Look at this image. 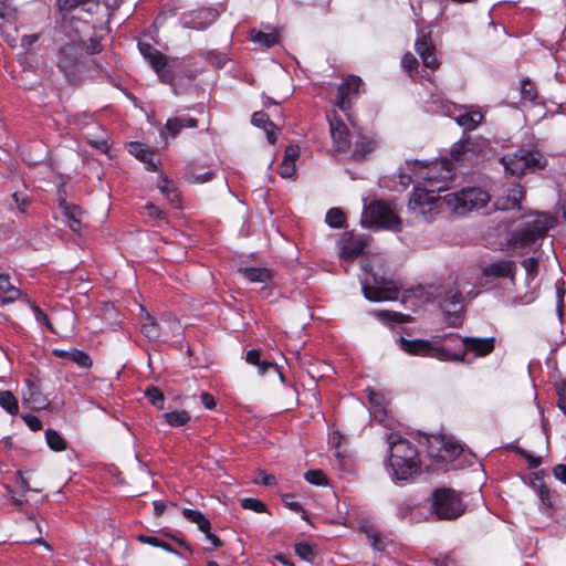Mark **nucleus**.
<instances>
[{
  "label": "nucleus",
  "mask_w": 566,
  "mask_h": 566,
  "mask_svg": "<svg viewBox=\"0 0 566 566\" xmlns=\"http://www.w3.org/2000/svg\"><path fill=\"white\" fill-rule=\"evenodd\" d=\"M389 464L396 481H408L421 472V461L417 447L398 433H388Z\"/></svg>",
  "instance_id": "1"
},
{
  "label": "nucleus",
  "mask_w": 566,
  "mask_h": 566,
  "mask_svg": "<svg viewBox=\"0 0 566 566\" xmlns=\"http://www.w3.org/2000/svg\"><path fill=\"white\" fill-rule=\"evenodd\" d=\"M554 226L555 219L548 213L530 214L512 231L509 243L521 252L537 250Z\"/></svg>",
  "instance_id": "2"
},
{
  "label": "nucleus",
  "mask_w": 566,
  "mask_h": 566,
  "mask_svg": "<svg viewBox=\"0 0 566 566\" xmlns=\"http://www.w3.org/2000/svg\"><path fill=\"white\" fill-rule=\"evenodd\" d=\"M84 13L62 14L61 29L69 41L85 45L87 55H95L103 51L102 36L95 33L93 23L83 18Z\"/></svg>",
  "instance_id": "3"
},
{
  "label": "nucleus",
  "mask_w": 566,
  "mask_h": 566,
  "mask_svg": "<svg viewBox=\"0 0 566 566\" xmlns=\"http://www.w3.org/2000/svg\"><path fill=\"white\" fill-rule=\"evenodd\" d=\"M467 510L461 493L452 488H438L430 497V514L437 521H454Z\"/></svg>",
  "instance_id": "4"
},
{
  "label": "nucleus",
  "mask_w": 566,
  "mask_h": 566,
  "mask_svg": "<svg viewBox=\"0 0 566 566\" xmlns=\"http://www.w3.org/2000/svg\"><path fill=\"white\" fill-rule=\"evenodd\" d=\"M501 164L506 172L521 177L542 170L547 165V159L537 149L521 148L513 154H506L501 158Z\"/></svg>",
  "instance_id": "5"
},
{
  "label": "nucleus",
  "mask_w": 566,
  "mask_h": 566,
  "mask_svg": "<svg viewBox=\"0 0 566 566\" xmlns=\"http://www.w3.org/2000/svg\"><path fill=\"white\" fill-rule=\"evenodd\" d=\"M138 50L144 59L147 60L161 83L168 85L175 84L176 69L180 64L178 57H169L147 42H138Z\"/></svg>",
  "instance_id": "6"
},
{
  "label": "nucleus",
  "mask_w": 566,
  "mask_h": 566,
  "mask_svg": "<svg viewBox=\"0 0 566 566\" xmlns=\"http://www.w3.org/2000/svg\"><path fill=\"white\" fill-rule=\"evenodd\" d=\"M489 201V193L476 187L463 188L460 191L443 196L444 205L459 216H464L472 210L481 209L485 207Z\"/></svg>",
  "instance_id": "7"
},
{
  "label": "nucleus",
  "mask_w": 566,
  "mask_h": 566,
  "mask_svg": "<svg viewBox=\"0 0 566 566\" xmlns=\"http://www.w3.org/2000/svg\"><path fill=\"white\" fill-rule=\"evenodd\" d=\"M361 223L369 229L401 230L400 218L391 210L390 206L382 200H375L368 206H365Z\"/></svg>",
  "instance_id": "8"
},
{
  "label": "nucleus",
  "mask_w": 566,
  "mask_h": 566,
  "mask_svg": "<svg viewBox=\"0 0 566 566\" xmlns=\"http://www.w3.org/2000/svg\"><path fill=\"white\" fill-rule=\"evenodd\" d=\"M400 348L412 356L436 358L440 361H464V353H452L446 347L433 346L427 339H398Z\"/></svg>",
  "instance_id": "9"
},
{
  "label": "nucleus",
  "mask_w": 566,
  "mask_h": 566,
  "mask_svg": "<svg viewBox=\"0 0 566 566\" xmlns=\"http://www.w3.org/2000/svg\"><path fill=\"white\" fill-rule=\"evenodd\" d=\"M85 53V45L67 42L57 52V67L72 83L81 69Z\"/></svg>",
  "instance_id": "10"
},
{
  "label": "nucleus",
  "mask_w": 566,
  "mask_h": 566,
  "mask_svg": "<svg viewBox=\"0 0 566 566\" xmlns=\"http://www.w3.org/2000/svg\"><path fill=\"white\" fill-rule=\"evenodd\" d=\"M443 197L436 195L432 190L416 187L408 202L409 209L422 216L427 221L432 219V213L442 205Z\"/></svg>",
  "instance_id": "11"
},
{
  "label": "nucleus",
  "mask_w": 566,
  "mask_h": 566,
  "mask_svg": "<svg viewBox=\"0 0 566 566\" xmlns=\"http://www.w3.org/2000/svg\"><path fill=\"white\" fill-rule=\"evenodd\" d=\"M327 122L335 150L337 153H347L352 146L348 126L335 111L327 115Z\"/></svg>",
  "instance_id": "12"
},
{
  "label": "nucleus",
  "mask_w": 566,
  "mask_h": 566,
  "mask_svg": "<svg viewBox=\"0 0 566 566\" xmlns=\"http://www.w3.org/2000/svg\"><path fill=\"white\" fill-rule=\"evenodd\" d=\"M367 247V239L354 231L343 233L339 241V256L344 261H354L359 258Z\"/></svg>",
  "instance_id": "13"
},
{
  "label": "nucleus",
  "mask_w": 566,
  "mask_h": 566,
  "mask_svg": "<svg viewBox=\"0 0 566 566\" xmlns=\"http://www.w3.org/2000/svg\"><path fill=\"white\" fill-rule=\"evenodd\" d=\"M218 15L219 13L216 9L201 8L185 12L180 18V22L184 28L201 31L211 25Z\"/></svg>",
  "instance_id": "14"
},
{
  "label": "nucleus",
  "mask_w": 566,
  "mask_h": 566,
  "mask_svg": "<svg viewBox=\"0 0 566 566\" xmlns=\"http://www.w3.org/2000/svg\"><path fill=\"white\" fill-rule=\"evenodd\" d=\"M415 50L418 55L421 57L422 64L434 71L439 67L440 63L437 59L436 54V45L431 38V32L421 31L416 39Z\"/></svg>",
  "instance_id": "15"
},
{
  "label": "nucleus",
  "mask_w": 566,
  "mask_h": 566,
  "mask_svg": "<svg viewBox=\"0 0 566 566\" xmlns=\"http://www.w3.org/2000/svg\"><path fill=\"white\" fill-rule=\"evenodd\" d=\"M451 337L460 339L463 348L458 353H464V358L467 357L468 352L474 353L476 357H485L493 353L495 349V338L494 337H472L467 336L461 338L459 335L451 334Z\"/></svg>",
  "instance_id": "16"
},
{
  "label": "nucleus",
  "mask_w": 566,
  "mask_h": 566,
  "mask_svg": "<svg viewBox=\"0 0 566 566\" xmlns=\"http://www.w3.org/2000/svg\"><path fill=\"white\" fill-rule=\"evenodd\" d=\"M363 81L357 75H348L337 88L336 106L346 112L350 108L349 96L359 92Z\"/></svg>",
  "instance_id": "17"
},
{
  "label": "nucleus",
  "mask_w": 566,
  "mask_h": 566,
  "mask_svg": "<svg viewBox=\"0 0 566 566\" xmlns=\"http://www.w3.org/2000/svg\"><path fill=\"white\" fill-rule=\"evenodd\" d=\"M198 119L188 115L168 118L160 129V137L167 140L175 139L184 128H197Z\"/></svg>",
  "instance_id": "18"
},
{
  "label": "nucleus",
  "mask_w": 566,
  "mask_h": 566,
  "mask_svg": "<svg viewBox=\"0 0 566 566\" xmlns=\"http://www.w3.org/2000/svg\"><path fill=\"white\" fill-rule=\"evenodd\" d=\"M524 188L521 184H512L495 201L499 210H514L521 208V200L524 198Z\"/></svg>",
  "instance_id": "19"
},
{
  "label": "nucleus",
  "mask_w": 566,
  "mask_h": 566,
  "mask_svg": "<svg viewBox=\"0 0 566 566\" xmlns=\"http://www.w3.org/2000/svg\"><path fill=\"white\" fill-rule=\"evenodd\" d=\"M368 401L371 406V415L375 421L381 423L385 427L391 426V419L388 416L387 401L381 392L374 389H367Z\"/></svg>",
  "instance_id": "20"
},
{
  "label": "nucleus",
  "mask_w": 566,
  "mask_h": 566,
  "mask_svg": "<svg viewBox=\"0 0 566 566\" xmlns=\"http://www.w3.org/2000/svg\"><path fill=\"white\" fill-rule=\"evenodd\" d=\"M479 145L470 137L454 143L450 150L451 158L457 163L472 161L478 155Z\"/></svg>",
  "instance_id": "21"
},
{
  "label": "nucleus",
  "mask_w": 566,
  "mask_h": 566,
  "mask_svg": "<svg viewBox=\"0 0 566 566\" xmlns=\"http://www.w3.org/2000/svg\"><path fill=\"white\" fill-rule=\"evenodd\" d=\"M128 151L138 160L145 164L147 171H158V163L155 160V151L140 142H132L128 145Z\"/></svg>",
  "instance_id": "22"
},
{
  "label": "nucleus",
  "mask_w": 566,
  "mask_h": 566,
  "mask_svg": "<svg viewBox=\"0 0 566 566\" xmlns=\"http://www.w3.org/2000/svg\"><path fill=\"white\" fill-rule=\"evenodd\" d=\"M57 6L62 14L64 13H85L92 14L97 11L99 3L97 0H57Z\"/></svg>",
  "instance_id": "23"
},
{
  "label": "nucleus",
  "mask_w": 566,
  "mask_h": 566,
  "mask_svg": "<svg viewBox=\"0 0 566 566\" xmlns=\"http://www.w3.org/2000/svg\"><path fill=\"white\" fill-rule=\"evenodd\" d=\"M377 140L369 135L358 134L352 153V159L363 161L377 148Z\"/></svg>",
  "instance_id": "24"
},
{
  "label": "nucleus",
  "mask_w": 566,
  "mask_h": 566,
  "mask_svg": "<svg viewBox=\"0 0 566 566\" xmlns=\"http://www.w3.org/2000/svg\"><path fill=\"white\" fill-rule=\"evenodd\" d=\"M515 263L511 260H500L486 265L482 270L485 277H511L515 276Z\"/></svg>",
  "instance_id": "25"
},
{
  "label": "nucleus",
  "mask_w": 566,
  "mask_h": 566,
  "mask_svg": "<svg viewBox=\"0 0 566 566\" xmlns=\"http://www.w3.org/2000/svg\"><path fill=\"white\" fill-rule=\"evenodd\" d=\"M364 295L371 302L394 301L398 298L399 290L395 286H363Z\"/></svg>",
  "instance_id": "26"
},
{
  "label": "nucleus",
  "mask_w": 566,
  "mask_h": 566,
  "mask_svg": "<svg viewBox=\"0 0 566 566\" xmlns=\"http://www.w3.org/2000/svg\"><path fill=\"white\" fill-rule=\"evenodd\" d=\"M0 296L2 303H12L15 300L27 295L21 292L18 287L13 286L10 282V275L0 266Z\"/></svg>",
  "instance_id": "27"
},
{
  "label": "nucleus",
  "mask_w": 566,
  "mask_h": 566,
  "mask_svg": "<svg viewBox=\"0 0 566 566\" xmlns=\"http://www.w3.org/2000/svg\"><path fill=\"white\" fill-rule=\"evenodd\" d=\"M59 207L67 219L71 230L74 232H80L82 228L81 217L83 213L81 207L70 203L65 199H61L59 201Z\"/></svg>",
  "instance_id": "28"
},
{
  "label": "nucleus",
  "mask_w": 566,
  "mask_h": 566,
  "mask_svg": "<svg viewBox=\"0 0 566 566\" xmlns=\"http://www.w3.org/2000/svg\"><path fill=\"white\" fill-rule=\"evenodd\" d=\"M238 272L250 283L268 285L272 282V272L266 268L247 266L240 268Z\"/></svg>",
  "instance_id": "29"
},
{
  "label": "nucleus",
  "mask_w": 566,
  "mask_h": 566,
  "mask_svg": "<svg viewBox=\"0 0 566 566\" xmlns=\"http://www.w3.org/2000/svg\"><path fill=\"white\" fill-rule=\"evenodd\" d=\"M157 187L174 208H181L180 193L167 176L160 174V182H158Z\"/></svg>",
  "instance_id": "30"
},
{
  "label": "nucleus",
  "mask_w": 566,
  "mask_h": 566,
  "mask_svg": "<svg viewBox=\"0 0 566 566\" xmlns=\"http://www.w3.org/2000/svg\"><path fill=\"white\" fill-rule=\"evenodd\" d=\"M483 115L479 111L464 112L455 117V122L459 126L467 130L475 129L482 122Z\"/></svg>",
  "instance_id": "31"
},
{
  "label": "nucleus",
  "mask_w": 566,
  "mask_h": 566,
  "mask_svg": "<svg viewBox=\"0 0 566 566\" xmlns=\"http://www.w3.org/2000/svg\"><path fill=\"white\" fill-rule=\"evenodd\" d=\"M182 516L190 523L198 525L199 531L207 532L211 528L210 521L199 511L192 509H184Z\"/></svg>",
  "instance_id": "32"
},
{
  "label": "nucleus",
  "mask_w": 566,
  "mask_h": 566,
  "mask_svg": "<svg viewBox=\"0 0 566 566\" xmlns=\"http://www.w3.org/2000/svg\"><path fill=\"white\" fill-rule=\"evenodd\" d=\"M29 384V395L25 400L32 405L34 409H45L49 406V399L41 392L35 385Z\"/></svg>",
  "instance_id": "33"
},
{
  "label": "nucleus",
  "mask_w": 566,
  "mask_h": 566,
  "mask_svg": "<svg viewBox=\"0 0 566 566\" xmlns=\"http://www.w3.org/2000/svg\"><path fill=\"white\" fill-rule=\"evenodd\" d=\"M45 441L52 451L62 452L67 449L66 440L52 428L45 430Z\"/></svg>",
  "instance_id": "34"
},
{
  "label": "nucleus",
  "mask_w": 566,
  "mask_h": 566,
  "mask_svg": "<svg viewBox=\"0 0 566 566\" xmlns=\"http://www.w3.org/2000/svg\"><path fill=\"white\" fill-rule=\"evenodd\" d=\"M163 418L170 427L178 428L186 426L190 421L191 416L187 410H174L165 412Z\"/></svg>",
  "instance_id": "35"
},
{
  "label": "nucleus",
  "mask_w": 566,
  "mask_h": 566,
  "mask_svg": "<svg viewBox=\"0 0 566 566\" xmlns=\"http://www.w3.org/2000/svg\"><path fill=\"white\" fill-rule=\"evenodd\" d=\"M142 333L149 340H158L160 338V327L154 316L147 313L145 322L142 324Z\"/></svg>",
  "instance_id": "36"
},
{
  "label": "nucleus",
  "mask_w": 566,
  "mask_h": 566,
  "mask_svg": "<svg viewBox=\"0 0 566 566\" xmlns=\"http://www.w3.org/2000/svg\"><path fill=\"white\" fill-rule=\"evenodd\" d=\"M462 448L457 442H444L437 454V459L442 462L452 461L459 457Z\"/></svg>",
  "instance_id": "37"
},
{
  "label": "nucleus",
  "mask_w": 566,
  "mask_h": 566,
  "mask_svg": "<svg viewBox=\"0 0 566 566\" xmlns=\"http://www.w3.org/2000/svg\"><path fill=\"white\" fill-rule=\"evenodd\" d=\"M0 407L11 416H15L19 412L18 399L10 390H2L0 392Z\"/></svg>",
  "instance_id": "38"
},
{
  "label": "nucleus",
  "mask_w": 566,
  "mask_h": 566,
  "mask_svg": "<svg viewBox=\"0 0 566 566\" xmlns=\"http://www.w3.org/2000/svg\"><path fill=\"white\" fill-rule=\"evenodd\" d=\"M252 41L263 48H272L279 43V34L275 32L265 33L262 31L252 30Z\"/></svg>",
  "instance_id": "39"
},
{
  "label": "nucleus",
  "mask_w": 566,
  "mask_h": 566,
  "mask_svg": "<svg viewBox=\"0 0 566 566\" xmlns=\"http://www.w3.org/2000/svg\"><path fill=\"white\" fill-rule=\"evenodd\" d=\"M214 177L213 170H207L202 174L196 171L195 167L189 166L185 171V179L189 184H203L212 180Z\"/></svg>",
  "instance_id": "40"
},
{
  "label": "nucleus",
  "mask_w": 566,
  "mask_h": 566,
  "mask_svg": "<svg viewBox=\"0 0 566 566\" xmlns=\"http://www.w3.org/2000/svg\"><path fill=\"white\" fill-rule=\"evenodd\" d=\"M137 539H138V542H140L143 544H147V545H150L154 547H159L170 554H178V552L169 543L160 539L159 537L140 534L137 536Z\"/></svg>",
  "instance_id": "41"
},
{
  "label": "nucleus",
  "mask_w": 566,
  "mask_h": 566,
  "mask_svg": "<svg viewBox=\"0 0 566 566\" xmlns=\"http://www.w3.org/2000/svg\"><path fill=\"white\" fill-rule=\"evenodd\" d=\"M534 478L532 480V485L535 488L537 484H536V481L541 482L539 485H538V490H537V494H538V497L541 500V502L547 507V509H553V502H552V496H551V491L543 483L542 481V478L539 476L538 473H533Z\"/></svg>",
  "instance_id": "42"
},
{
  "label": "nucleus",
  "mask_w": 566,
  "mask_h": 566,
  "mask_svg": "<svg viewBox=\"0 0 566 566\" xmlns=\"http://www.w3.org/2000/svg\"><path fill=\"white\" fill-rule=\"evenodd\" d=\"M145 397L157 409H159V410L164 409L165 396L158 387H156L154 385L147 386L145 388Z\"/></svg>",
  "instance_id": "43"
},
{
  "label": "nucleus",
  "mask_w": 566,
  "mask_h": 566,
  "mask_svg": "<svg viewBox=\"0 0 566 566\" xmlns=\"http://www.w3.org/2000/svg\"><path fill=\"white\" fill-rule=\"evenodd\" d=\"M326 223L331 228H342L346 222V214L340 208H331L325 217Z\"/></svg>",
  "instance_id": "44"
},
{
  "label": "nucleus",
  "mask_w": 566,
  "mask_h": 566,
  "mask_svg": "<svg viewBox=\"0 0 566 566\" xmlns=\"http://www.w3.org/2000/svg\"><path fill=\"white\" fill-rule=\"evenodd\" d=\"M462 302V294L459 291L450 290L442 297L440 306L446 313H450L453 307L460 305Z\"/></svg>",
  "instance_id": "45"
},
{
  "label": "nucleus",
  "mask_w": 566,
  "mask_h": 566,
  "mask_svg": "<svg viewBox=\"0 0 566 566\" xmlns=\"http://www.w3.org/2000/svg\"><path fill=\"white\" fill-rule=\"evenodd\" d=\"M520 92L521 99L525 102H534L538 96L537 87L530 78L521 81Z\"/></svg>",
  "instance_id": "46"
},
{
  "label": "nucleus",
  "mask_w": 566,
  "mask_h": 566,
  "mask_svg": "<svg viewBox=\"0 0 566 566\" xmlns=\"http://www.w3.org/2000/svg\"><path fill=\"white\" fill-rule=\"evenodd\" d=\"M294 552L302 560L308 563H313L316 557L313 546L307 542L296 543L294 545Z\"/></svg>",
  "instance_id": "47"
},
{
  "label": "nucleus",
  "mask_w": 566,
  "mask_h": 566,
  "mask_svg": "<svg viewBox=\"0 0 566 566\" xmlns=\"http://www.w3.org/2000/svg\"><path fill=\"white\" fill-rule=\"evenodd\" d=\"M304 480L313 485L323 486L328 484L325 473L318 469L307 470L304 473Z\"/></svg>",
  "instance_id": "48"
},
{
  "label": "nucleus",
  "mask_w": 566,
  "mask_h": 566,
  "mask_svg": "<svg viewBox=\"0 0 566 566\" xmlns=\"http://www.w3.org/2000/svg\"><path fill=\"white\" fill-rule=\"evenodd\" d=\"M70 360L75 363L77 366L82 368L90 369L93 365V361L88 354L81 349L73 348L70 353Z\"/></svg>",
  "instance_id": "49"
},
{
  "label": "nucleus",
  "mask_w": 566,
  "mask_h": 566,
  "mask_svg": "<svg viewBox=\"0 0 566 566\" xmlns=\"http://www.w3.org/2000/svg\"><path fill=\"white\" fill-rule=\"evenodd\" d=\"M378 316L385 322H392L397 324L409 323L411 321L410 315L392 311H380Z\"/></svg>",
  "instance_id": "50"
},
{
  "label": "nucleus",
  "mask_w": 566,
  "mask_h": 566,
  "mask_svg": "<svg viewBox=\"0 0 566 566\" xmlns=\"http://www.w3.org/2000/svg\"><path fill=\"white\" fill-rule=\"evenodd\" d=\"M240 503L244 510H251L256 513H265L268 511L265 503H263L259 499L244 497V499L240 500Z\"/></svg>",
  "instance_id": "51"
},
{
  "label": "nucleus",
  "mask_w": 566,
  "mask_h": 566,
  "mask_svg": "<svg viewBox=\"0 0 566 566\" xmlns=\"http://www.w3.org/2000/svg\"><path fill=\"white\" fill-rule=\"evenodd\" d=\"M282 500L286 507H289L290 510H292L295 513H300L302 518L307 521L308 516H307L306 510L302 506V504L300 502L293 500V495L284 494L282 496Z\"/></svg>",
  "instance_id": "52"
},
{
  "label": "nucleus",
  "mask_w": 566,
  "mask_h": 566,
  "mask_svg": "<svg viewBox=\"0 0 566 566\" xmlns=\"http://www.w3.org/2000/svg\"><path fill=\"white\" fill-rule=\"evenodd\" d=\"M28 302L30 303L31 310L35 316L36 322L44 325L50 332H54V328L51 324L49 316L35 303H31L30 301Z\"/></svg>",
  "instance_id": "53"
},
{
  "label": "nucleus",
  "mask_w": 566,
  "mask_h": 566,
  "mask_svg": "<svg viewBox=\"0 0 566 566\" xmlns=\"http://www.w3.org/2000/svg\"><path fill=\"white\" fill-rule=\"evenodd\" d=\"M251 123L254 126L264 129H266L268 125L274 127V124L270 120L269 115L263 111L254 112L252 114Z\"/></svg>",
  "instance_id": "54"
},
{
  "label": "nucleus",
  "mask_w": 566,
  "mask_h": 566,
  "mask_svg": "<svg viewBox=\"0 0 566 566\" xmlns=\"http://www.w3.org/2000/svg\"><path fill=\"white\" fill-rule=\"evenodd\" d=\"M515 452L526 460V462L531 469H536L542 464L541 457L533 455L523 448L516 447Z\"/></svg>",
  "instance_id": "55"
},
{
  "label": "nucleus",
  "mask_w": 566,
  "mask_h": 566,
  "mask_svg": "<svg viewBox=\"0 0 566 566\" xmlns=\"http://www.w3.org/2000/svg\"><path fill=\"white\" fill-rule=\"evenodd\" d=\"M296 169H295V163L290 159H283V161L279 165L277 172L282 178H291L294 176Z\"/></svg>",
  "instance_id": "56"
},
{
  "label": "nucleus",
  "mask_w": 566,
  "mask_h": 566,
  "mask_svg": "<svg viewBox=\"0 0 566 566\" xmlns=\"http://www.w3.org/2000/svg\"><path fill=\"white\" fill-rule=\"evenodd\" d=\"M522 266L526 271L528 279H534L538 273V260L536 258H527L522 262Z\"/></svg>",
  "instance_id": "57"
},
{
  "label": "nucleus",
  "mask_w": 566,
  "mask_h": 566,
  "mask_svg": "<svg viewBox=\"0 0 566 566\" xmlns=\"http://www.w3.org/2000/svg\"><path fill=\"white\" fill-rule=\"evenodd\" d=\"M401 64L403 66V69L409 73L411 74L412 72H416L418 70V66H419V63H418V60L416 59V56L410 53V52H407L403 56H402V60H401Z\"/></svg>",
  "instance_id": "58"
},
{
  "label": "nucleus",
  "mask_w": 566,
  "mask_h": 566,
  "mask_svg": "<svg viewBox=\"0 0 566 566\" xmlns=\"http://www.w3.org/2000/svg\"><path fill=\"white\" fill-rule=\"evenodd\" d=\"M25 424L29 427L31 431H39L42 429L43 423L39 417L32 413H24L21 416Z\"/></svg>",
  "instance_id": "59"
},
{
  "label": "nucleus",
  "mask_w": 566,
  "mask_h": 566,
  "mask_svg": "<svg viewBox=\"0 0 566 566\" xmlns=\"http://www.w3.org/2000/svg\"><path fill=\"white\" fill-rule=\"evenodd\" d=\"M144 209L147 211L148 217L158 220H167V214L164 210L159 209L154 203L148 202Z\"/></svg>",
  "instance_id": "60"
},
{
  "label": "nucleus",
  "mask_w": 566,
  "mask_h": 566,
  "mask_svg": "<svg viewBox=\"0 0 566 566\" xmlns=\"http://www.w3.org/2000/svg\"><path fill=\"white\" fill-rule=\"evenodd\" d=\"M256 367L259 368V374L261 376L265 375L266 373H269V370L273 369V370L277 371L280 374L281 379H283V375L279 370V367L275 363H272L266 359H262Z\"/></svg>",
  "instance_id": "61"
},
{
  "label": "nucleus",
  "mask_w": 566,
  "mask_h": 566,
  "mask_svg": "<svg viewBox=\"0 0 566 566\" xmlns=\"http://www.w3.org/2000/svg\"><path fill=\"white\" fill-rule=\"evenodd\" d=\"M261 350L260 349H250L247 352V355H245V361L249 364V365H253V366H258L261 361Z\"/></svg>",
  "instance_id": "62"
},
{
  "label": "nucleus",
  "mask_w": 566,
  "mask_h": 566,
  "mask_svg": "<svg viewBox=\"0 0 566 566\" xmlns=\"http://www.w3.org/2000/svg\"><path fill=\"white\" fill-rule=\"evenodd\" d=\"M12 199L15 202L18 209L21 212H25V209H27V207L30 203L29 199L25 196H23L22 193H20V192H13L12 193Z\"/></svg>",
  "instance_id": "63"
},
{
  "label": "nucleus",
  "mask_w": 566,
  "mask_h": 566,
  "mask_svg": "<svg viewBox=\"0 0 566 566\" xmlns=\"http://www.w3.org/2000/svg\"><path fill=\"white\" fill-rule=\"evenodd\" d=\"M553 474L558 481L566 484V464H556L553 468Z\"/></svg>",
  "instance_id": "64"
}]
</instances>
